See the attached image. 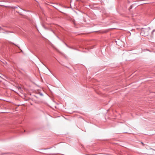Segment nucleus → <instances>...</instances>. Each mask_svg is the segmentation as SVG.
I'll return each mask as SVG.
<instances>
[{
  "label": "nucleus",
  "instance_id": "nucleus-5",
  "mask_svg": "<svg viewBox=\"0 0 155 155\" xmlns=\"http://www.w3.org/2000/svg\"><path fill=\"white\" fill-rule=\"evenodd\" d=\"M142 143L143 144V142H142V143Z\"/></svg>",
  "mask_w": 155,
  "mask_h": 155
},
{
  "label": "nucleus",
  "instance_id": "nucleus-3",
  "mask_svg": "<svg viewBox=\"0 0 155 155\" xmlns=\"http://www.w3.org/2000/svg\"><path fill=\"white\" fill-rule=\"evenodd\" d=\"M16 12H17V13H18L20 14V15H22V14H21L19 12H18L16 11Z\"/></svg>",
  "mask_w": 155,
  "mask_h": 155
},
{
  "label": "nucleus",
  "instance_id": "nucleus-4",
  "mask_svg": "<svg viewBox=\"0 0 155 155\" xmlns=\"http://www.w3.org/2000/svg\"><path fill=\"white\" fill-rule=\"evenodd\" d=\"M2 29L1 27H0V30H1Z\"/></svg>",
  "mask_w": 155,
  "mask_h": 155
},
{
  "label": "nucleus",
  "instance_id": "nucleus-1",
  "mask_svg": "<svg viewBox=\"0 0 155 155\" xmlns=\"http://www.w3.org/2000/svg\"><path fill=\"white\" fill-rule=\"evenodd\" d=\"M12 8L13 9H16V8H18H18H20V9H21L19 6H12Z\"/></svg>",
  "mask_w": 155,
  "mask_h": 155
},
{
  "label": "nucleus",
  "instance_id": "nucleus-2",
  "mask_svg": "<svg viewBox=\"0 0 155 155\" xmlns=\"http://www.w3.org/2000/svg\"><path fill=\"white\" fill-rule=\"evenodd\" d=\"M39 94L41 96H42L43 95V94L42 93H39Z\"/></svg>",
  "mask_w": 155,
  "mask_h": 155
}]
</instances>
